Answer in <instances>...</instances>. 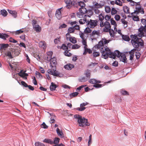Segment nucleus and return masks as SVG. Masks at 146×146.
Masks as SVG:
<instances>
[{
	"instance_id": "nucleus-1",
	"label": "nucleus",
	"mask_w": 146,
	"mask_h": 146,
	"mask_svg": "<svg viewBox=\"0 0 146 146\" xmlns=\"http://www.w3.org/2000/svg\"><path fill=\"white\" fill-rule=\"evenodd\" d=\"M109 42L108 40L105 38H102L98 44L96 45L94 48L97 49H100L101 53H102V57L104 59H106L109 56V57L115 59V55L118 54L119 51L115 50L114 52H111L110 50L108 47H106V46Z\"/></svg>"
},
{
	"instance_id": "nucleus-2",
	"label": "nucleus",
	"mask_w": 146,
	"mask_h": 146,
	"mask_svg": "<svg viewBox=\"0 0 146 146\" xmlns=\"http://www.w3.org/2000/svg\"><path fill=\"white\" fill-rule=\"evenodd\" d=\"M131 42L133 47L136 48H138L140 46L143 45V41L141 38H138L137 35H131Z\"/></svg>"
},
{
	"instance_id": "nucleus-3",
	"label": "nucleus",
	"mask_w": 146,
	"mask_h": 146,
	"mask_svg": "<svg viewBox=\"0 0 146 146\" xmlns=\"http://www.w3.org/2000/svg\"><path fill=\"white\" fill-rule=\"evenodd\" d=\"M74 118L78 119V122L80 127H83L86 126H89L90 124L88 123V120L84 117H82L81 116L76 114L74 116Z\"/></svg>"
},
{
	"instance_id": "nucleus-4",
	"label": "nucleus",
	"mask_w": 146,
	"mask_h": 146,
	"mask_svg": "<svg viewBox=\"0 0 146 146\" xmlns=\"http://www.w3.org/2000/svg\"><path fill=\"white\" fill-rule=\"evenodd\" d=\"M141 22L144 26H141L138 29L137 35L140 37L146 36V20L142 19L141 20Z\"/></svg>"
},
{
	"instance_id": "nucleus-5",
	"label": "nucleus",
	"mask_w": 146,
	"mask_h": 146,
	"mask_svg": "<svg viewBox=\"0 0 146 146\" xmlns=\"http://www.w3.org/2000/svg\"><path fill=\"white\" fill-rule=\"evenodd\" d=\"M100 27L103 28V31L105 32H108L111 28L110 23L107 21L102 23L100 24Z\"/></svg>"
},
{
	"instance_id": "nucleus-6",
	"label": "nucleus",
	"mask_w": 146,
	"mask_h": 146,
	"mask_svg": "<svg viewBox=\"0 0 146 146\" xmlns=\"http://www.w3.org/2000/svg\"><path fill=\"white\" fill-rule=\"evenodd\" d=\"M98 24V21L97 20L90 19L87 25L91 28H94Z\"/></svg>"
},
{
	"instance_id": "nucleus-7",
	"label": "nucleus",
	"mask_w": 146,
	"mask_h": 146,
	"mask_svg": "<svg viewBox=\"0 0 146 146\" xmlns=\"http://www.w3.org/2000/svg\"><path fill=\"white\" fill-rule=\"evenodd\" d=\"M115 57L119 58L120 60L124 62H126L127 61V58L125 54L123 53H121L119 51L118 54H116Z\"/></svg>"
},
{
	"instance_id": "nucleus-8",
	"label": "nucleus",
	"mask_w": 146,
	"mask_h": 146,
	"mask_svg": "<svg viewBox=\"0 0 146 146\" xmlns=\"http://www.w3.org/2000/svg\"><path fill=\"white\" fill-rule=\"evenodd\" d=\"M47 72L48 74L56 76H58L59 75V74L56 71V68H53L52 69H49L47 70Z\"/></svg>"
},
{
	"instance_id": "nucleus-9",
	"label": "nucleus",
	"mask_w": 146,
	"mask_h": 146,
	"mask_svg": "<svg viewBox=\"0 0 146 146\" xmlns=\"http://www.w3.org/2000/svg\"><path fill=\"white\" fill-rule=\"evenodd\" d=\"M136 10L135 11L133 12L132 13V14H138L139 13H141L142 14L144 13V11L143 8H142L140 6V5L139 6H137L136 7Z\"/></svg>"
},
{
	"instance_id": "nucleus-10",
	"label": "nucleus",
	"mask_w": 146,
	"mask_h": 146,
	"mask_svg": "<svg viewBox=\"0 0 146 146\" xmlns=\"http://www.w3.org/2000/svg\"><path fill=\"white\" fill-rule=\"evenodd\" d=\"M50 66L52 68H56V65L57 62L56 61V59L54 57L52 58L50 60Z\"/></svg>"
},
{
	"instance_id": "nucleus-11",
	"label": "nucleus",
	"mask_w": 146,
	"mask_h": 146,
	"mask_svg": "<svg viewBox=\"0 0 146 146\" xmlns=\"http://www.w3.org/2000/svg\"><path fill=\"white\" fill-rule=\"evenodd\" d=\"M18 74L19 76L25 80H26L27 79V77L28 76V74L24 72H23L22 70H21Z\"/></svg>"
},
{
	"instance_id": "nucleus-12",
	"label": "nucleus",
	"mask_w": 146,
	"mask_h": 146,
	"mask_svg": "<svg viewBox=\"0 0 146 146\" xmlns=\"http://www.w3.org/2000/svg\"><path fill=\"white\" fill-rule=\"evenodd\" d=\"M61 9L62 8H60L57 9L55 14L56 17L58 19H60L61 18Z\"/></svg>"
},
{
	"instance_id": "nucleus-13",
	"label": "nucleus",
	"mask_w": 146,
	"mask_h": 146,
	"mask_svg": "<svg viewBox=\"0 0 146 146\" xmlns=\"http://www.w3.org/2000/svg\"><path fill=\"white\" fill-rule=\"evenodd\" d=\"M104 15L103 13H100L98 15V19L100 21V24L104 22Z\"/></svg>"
},
{
	"instance_id": "nucleus-14",
	"label": "nucleus",
	"mask_w": 146,
	"mask_h": 146,
	"mask_svg": "<svg viewBox=\"0 0 146 146\" xmlns=\"http://www.w3.org/2000/svg\"><path fill=\"white\" fill-rule=\"evenodd\" d=\"M39 47H42L44 49L46 48V42L44 41L40 42L39 43Z\"/></svg>"
},
{
	"instance_id": "nucleus-15",
	"label": "nucleus",
	"mask_w": 146,
	"mask_h": 146,
	"mask_svg": "<svg viewBox=\"0 0 146 146\" xmlns=\"http://www.w3.org/2000/svg\"><path fill=\"white\" fill-rule=\"evenodd\" d=\"M64 2L66 4V7L68 9L71 8V5L72 1L71 0H64Z\"/></svg>"
},
{
	"instance_id": "nucleus-16",
	"label": "nucleus",
	"mask_w": 146,
	"mask_h": 146,
	"mask_svg": "<svg viewBox=\"0 0 146 146\" xmlns=\"http://www.w3.org/2000/svg\"><path fill=\"white\" fill-rule=\"evenodd\" d=\"M87 46H84V52L83 53L84 55H86L88 52L89 54H90L92 53V50L90 48H88L87 47Z\"/></svg>"
},
{
	"instance_id": "nucleus-17",
	"label": "nucleus",
	"mask_w": 146,
	"mask_h": 146,
	"mask_svg": "<svg viewBox=\"0 0 146 146\" xmlns=\"http://www.w3.org/2000/svg\"><path fill=\"white\" fill-rule=\"evenodd\" d=\"M65 69L68 70H71L72 68L74 67V65L70 64H68L64 66Z\"/></svg>"
},
{
	"instance_id": "nucleus-18",
	"label": "nucleus",
	"mask_w": 146,
	"mask_h": 146,
	"mask_svg": "<svg viewBox=\"0 0 146 146\" xmlns=\"http://www.w3.org/2000/svg\"><path fill=\"white\" fill-rule=\"evenodd\" d=\"M136 50L135 49H133L132 50L130 51L129 52L130 54V59L132 60L133 59V58L134 56V52Z\"/></svg>"
},
{
	"instance_id": "nucleus-19",
	"label": "nucleus",
	"mask_w": 146,
	"mask_h": 146,
	"mask_svg": "<svg viewBox=\"0 0 146 146\" xmlns=\"http://www.w3.org/2000/svg\"><path fill=\"white\" fill-rule=\"evenodd\" d=\"M137 15L136 14V13L132 14V13H131V15L132 17L133 20L135 21H138L139 20V18L137 16Z\"/></svg>"
},
{
	"instance_id": "nucleus-20",
	"label": "nucleus",
	"mask_w": 146,
	"mask_h": 146,
	"mask_svg": "<svg viewBox=\"0 0 146 146\" xmlns=\"http://www.w3.org/2000/svg\"><path fill=\"white\" fill-rule=\"evenodd\" d=\"M100 32L99 31L94 30L93 31L92 33L90 34V36L91 37L94 38L95 35H99Z\"/></svg>"
},
{
	"instance_id": "nucleus-21",
	"label": "nucleus",
	"mask_w": 146,
	"mask_h": 146,
	"mask_svg": "<svg viewBox=\"0 0 146 146\" xmlns=\"http://www.w3.org/2000/svg\"><path fill=\"white\" fill-rule=\"evenodd\" d=\"M89 82L93 84H95L96 83H100L101 81L100 80H97L95 79H91L89 80Z\"/></svg>"
},
{
	"instance_id": "nucleus-22",
	"label": "nucleus",
	"mask_w": 146,
	"mask_h": 146,
	"mask_svg": "<svg viewBox=\"0 0 146 146\" xmlns=\"http://www.w3.org/2000/svg\"><path fill=\"white\" fill-rule=\"evenodd\" d=\"M56 132L58 135L61 137L63 138L64 137V134L62 131H60V129L57 128L56 129Z\"/></svg>"
},
{
	"instance_id": "nucleus-23",
	"label": "nucleus",
	"mask_w": 146,
	"mask_h": 146,
	"mask_svg": "<svg viewBox=\"0 0 146 146\" xmlns=\"http://www.w3.org/2000/svg\"><path fill=\"white\" fill-rule=\"evenodd\" d=\"M90 16L88 15H84L83 16V19L84 20L86 23H88V22L89 21V18Z\"/></svg>"
},
{
	"instance_id": "nucleus-24",
	"label": "nucleus",
	"mask_w": 146,
	"mask_h": 146,
	"mask_svg": "<svg viewBox=\"0 0 146 146\" xmlns=\"http://www.w3.org/2000/svg\"><path fill=\"white\" fill-rule=\"evenodd\" d=\"M34 29L37 32H38L41 31V28L38 25H35L33 26Z\"/></svg>"
},
{
	"instance_id": "nucleus-25",
	"label": "nucleus",
	"mask_w": 146,
	"mask_h": 146,
	"mask_svg": "<svg viewBox=\"0 0 146 146\" xmlns=\"http://www.w3.org/2000/svg\"><path fill=\"white\" fill-rule=\"evenodd\" d=\"M57 87L56 85L54 84L53 82H52L51 85L50 86V89L51 91H54L55 90Z\"/></svg>"
},
{
	"instance_id": "nucleus-26",
	"label": "nucleus",
	"mask_w": 146,
	"mask_h": 146,
	"mask_svg": "<svg viewBox=\"0 0 146 146\" xmlns=\"http://www.w3.org/2000/svg\"><path fill=\"white\" fill-rule=\"evenodd\" d=\"M9 13L12 15L14 18H16L17 17V12L16 11H12L11 10H7Z\"/></svg>"
},
{
	"instance_id": "nucleus-27",
	"label": "nucleus",
	"mask_w": 146,
	"mask_h": 146,
	"mask_svg": "<svg viewBox=\"0 0 146 146\" xmlns=\"http://www.w3.org/2000/svg\"><path fill=\"white\" fill-rule=\"evenodd\" d=\"M122 39L126 41H129L130 39L129 36L127 35H122Z\"/></svg>"
},
{
	"instance_id": "nucleus-28",
	"label": "nucleus",
	"mask_w": 146,
	"mask_h": 146,
	"mask_svg": "<svg viewBox=\"0 0 146 146\" xmlns=\"http://www.w3.org/2000/svg\"><path fill=\"white\" fill-rule=\"evenodd\" d=\"M79 11L82 12V13L84 14L87 12V10L85 7H80L79 10Z\"/></svg>"
},
{
	"instance_id": "nucleus-29",
	"label": "nucleus",
	"mask_w": 146,
	"mask_h": 146,
	"mask_svg": "<svg viewBox=\"0 0 146 146\" xmlns=\"http://www.w3.org/2000/svg\"><path fill=\"white\" fill-rule=\"evenodd\" d=\"M108 32H109L110 35L111 37H113L114 36L115 33L113 29H111V28Z\"/></svg>"
},
{
	"instance_id": "nucleus-30",
	"label": "nucleus",
	"mask_w": 146,
	"mask_h": 146,
	"mask_svg": "<svg viewBox=\"0 0 146 146\" xmlns=\"http://www.w3.org/2000/svg\"><path fill=\"white\" fill-rule=\"evenodd\" d=\"M85 74L86 77L88 78H90V71L89 70H86L85 72Z\"/></svg>"
},
{
	"instance_id": "nucleus-31",
	"label": "nucleus",
	"mask_w": 146,
	"mask_h": 146,
	"mask_svg": "<svg viewBox=\"0 0 146 146\" xmlns=\"http://www.w3.org/2000/svg\"><path fill=\"white\" fill-rule=\"evenodd\" d=\"M102 6L100 4L98 3L95 4L93 6V9L101 8L102 7Z\"/></svg>"
},
{
	"instance_id": "nucleus-32",
	"label": "nucleus",
	"mask_w": 146,
	"mask_h": 146,
	"mask_svg": "<svg viewBox=\"0 0 146 146\" xmlns=\"http://www.w3.org/2000/svg\"><path fill=\"white\" fill-rule=\"evenodd\" d=\"M8 36H9L7 34L0 33V38H1L4 40H6V38H8Z\"/></svg>"
},
{
	"instance_id": "nucleus-33",
	"label": "nucleus",
	"mask_w": 146,
	"mask_h": 146,
	"mask_svg": "<svg viewBox=\"0 0 146 146\" xmlns=\"http://www.w3.org/2000/svg\"><path fill=\"white\" fill-rule=\"evenodd\" d=\"M1 44V45L0 49L1 50H2L3 49L8 47L9 46V44Z\"/></svg>"
},
{
	"instance_id": "nucleus-34",
	"label": "nucleus",
	"mask_w": 146,
	"mask_h": 146,
	"mask_svg": "<svg viewBox=\"0 0 146 146\" xmlns=\"http://www.w3.org/2000/svg\"><path fill=\"white\" fill-rule=\"evenodd\" d=\"M78 3V2L77 1V0H74L72 1L71 5V8L73 6L74 7L76 6Z\"/></svg>"
},
{
	"instance_id": "nucleus-35",
	"label": "nucleus",
	"mask_w": 146,
	"mask_h": 146,
	"mask_svg": "<svg viewBox=\"0 0 146 146\" xmlns=\"http://www.w3.org/2000/svg\"><path fill=\"white\" fill-rule=\"evenodd\" d=\"M123 11L126 14H129L130 13L129 8L126 6L124 7Z\"/></svg>"
},
{
	"instance_id": "nucleus-36",
	"label": "nucleus",
	"mask_w": 146,
	"mask_h": 146,
	"mask_svg": "<svg viewBox=\"0 0 146 146\" xmlns=\"http://www.w3.org/2000/svg\"><path fill=\"white\" fill-rule=\"evenodd\" d=\"M5 55L9 57V58L11 59H12L13 58V56L11 55V52L10 51H7L5 53Z\"/></svg>"
},
{
	"instance_id": "nucleus-37",
	"label": "nucleus",
	"mask_w": 146,
	"mask_h": 146,
	"mask_svg": "<svg viewBox=\"0 0 146 146\" xmlns=\"http://www.w3.org/2000/svg\"><path fill=\"white\" fill-rule=\"evenodd\" d=\"M44 142L49 143L51 145L53 144V141L49 139H45L43 141Z\"/></svg>"
},
{
	"instance_id": "nucleus-38",
	"label": "nucleus",
	"mask_w": 146,
	"mask_h": 146,
	"mask_svg": "<svg viewBox=\"0 0 146 146\" xmlns=\"http://www.w3.org/2000/svg\"><path fill=\"white\" fill-rule=\"evenodd\" d=\"M70 41L72 43L75 44L76 43L77 41L76 38L74 37H72L69 39Z\"/></svg>"
},
{
	"instance_id": "nucleus-39",
	"label": "nucleus",
	"mask_w": 146,
	"mask_h": 146,
	"mask_svg": "<svg viewBox=\"0 0 146 146\" xmlns=\"http://www.w3.org/2000/svg\"><path fill=\"white\" fill-rule=\"evenodd\" d=\"M130 5L132 6H133L135 5L136 7L137 6H139L140 5V3L139 2L136 3L132 0L130 2Z\"/></svg>"
},
{
	"instance_id": "nucleus-40",
	"label": "nucleus",
	"mask_w": 146,
	"mask_h": 146,
	"mask_svg": "<svg viewBox=\"0 0 146 146\" xmlns=\"http://www.w3.org/2000/svg\"><path fill=\"white\" fill-rule=\"evenodd\" d=\"M78 94L79 93L77 92L71 93L70 95V97L71 98L73 97H75L78 95Z\"/></svg>"
},
{
	"instance_id": "nucleus-41",
	"label": "nucleus",
	"mask_w": 146,
	"mask_h": 146,
	"mask_svg": "<svg viewBox=\"0 0 146 146\" xmlns=\"http://www.w3.org/2000/svg\"><path fill=\"white\" fill-rule=\"evenodd\" d=\"M74 31L75 30L73 27L69 28L68 30V32L69 33H74Z\"/></svg>"
},
{
	"instance_id": "nucleus-42",
	"label": "nucleus",
	"mask_w": 146,
	"mask_h": 146,
	"mask_svg": "<svg viewBox=\"0 0 146 146\" xmlns=\"http://www.w3.org/2000/svg\"><path fill=\"white\" fill-rule=\"evenodd\" d=\"M60 139L58 137H55L54 140V141H53V144H57L59 143Z\"/></svg>"
},
{
	"instance_id": "nucleus-43",
	"label": "nucleus",
	"mask_w": 146,
	"mask_h": 146,
	"mask_svg": "<svg viewBox=\"0 0 146 146\" xmlns=\"http://www.w3.org/2000/svg\"><path fill=\"white\" fill-rule=\"evenodd\" d=\"M70 50H65L64 53V55L65 56H71L72 55V54L69 52V51Z\"/></svg>"
},
{
	"instance_id": "nucleus-44",
	"label": "nucleus",
	"mask_w": 146,
	"mask_h": 146,
	"mask_svg": "<svg viewBox=\"0 0 146 146\" xmlns=\"http://www.w3.org/2000/svg\"><path fill=\"white\" fill-rule=\"evenodd\" d=\"M117 11L115 8H112L111 9V15H113L116 14Z\"/></svg>"
},
{
	"instance_id": "nucleus-45",
	"label": "nucleus",
	"mask_w": 146,
	"mask_h": 146,
	"mask_svg": "<svg viewBox=\"0 0 146 146\" xmlns=\"http://www.w3.org/2000/svg\"><path fill=\"white\" fill-rule=\"evenodd\" d=\"M85 14H83L82 13V12H80V11H79L77 13V15L78 17L80 18H82L84 16Z\"/></svg>"
},
{
	"instance_id": "nucleus-46",
	"label": "nucleus",
	"mask_w": 146,
	"mask_h": 146,
	"mask_svg": "<svg viewBox=\"0 0 146 146\" xmlns=\"http://www.w3.org/2000/svg\"><path fill=\"white\" fill-rule=\"evenodd\" d=\"M92 55L94 57L96 58L100 56V53L99 52L95 51L93 52Z\"/></svg>"
},
{
	"instance_id": "nucleus-47",
	"label": "nucleus",
	"mask_w": 146,
	"mask_h": 146,
	"mask_svg": "<svg viewBox=\"0 0 146 146\" xmlns=\"http://www.w3.org/2000/svg\"><path fill=\"white\" fill-rule=\"evenodd\" d=\"M121 21L122 23L124 24V27L125 28L127 26V22L125 21L123 19H121Z\"/></svg>"
},
{
	"instance_id": "nucleus-48",
	"label": "nucleus",
	"mask_w": 146,
	"mask_h": 146,
	"mask_svg": "<svg viewBox=\"0 0 146 146\" xmlns=\"http://www.w3.org/2000/svg\"><path fill=\"white\" fill-rule=\"evenodd\" d=\"M105 11L107 13H110L111 11V8L110 7L108 6H106L105 7Z\"/></svg>"
},
{
	"instance_id": "nucleus-49",
	"label": "nucleus",
	"mask_w": 146,
	"mask_h": 146,
	"mask_svg": "<svg viewBox=\"0 0 146 146\" xmlns=\"http://www.w3.org/2000/svg\"><path fill=\"white\" fill-rule=\"evenodd\" d=\"M79 34L80 37L82 39L86 38V36H85V35L84 33L82 32H80Z\"/></svg>"
},
{
	"instance_id": "nucleus-50",
	"label": "nucleus",
	"mask_w": 146,
	"mask_h": 146,
	"mask_svg": "<svg viewBox=\"0 0 146 146\" xmlns=\"http://www.w3.org/2000/svg\"><path fill=\"white\" fill-rule=\"evenodd\" d=\"M87 80V78L84 77H81L79 79V81L81 82H85Z\"/></svg>"
},
{
	"instance_id": "nucleus-51",
	"label": "nucleus",
	"mask_w": 146,
	"mask_h": 146,
	"mask_svg": "<svg viewBox=\"0 0 146 146\" xmlns=\"http://www.w3.org/2000/svg\"><path fill=\"white\" fill-rule=\"evenodd\" d=\"M111 16L110 15H106L104 16V19L106 21H108L110 19H111Z\"/></svg>"
},
{
	"instance_id": "nucleus-52",
	"label": "nucleus",
	"mask_w": 146,
	"mask_h": 146,
	"mask_svg": "<svg viewBox=\"0 0 146 146\" xmlns=\"http://www.w3.org/2000/svg\"><path fill=\"white\" fill-rule=\"evenodd\" d=\"M1 15L4 17L6 16L7 14V12L5 10H1Z\"/></svg>"
},
{
	"instance_id": "nucleus-53",
	"label": "nucleus",
	"mask_w": 146,
	"mask_h": 146,
	"mask_svg": "<svg viewBox=\"0 0 146 146\" xmlns=\"http://www.w3.org/2000/svg\"><path fill=\"white\" fill-rule=\"evenodd\" d=\"M35 146H45L44 144L39 142H36L35 143Z\"/></svg>"
},
{
	"instance_id": "nucleus-54",
	"label": "nucleus",
	"mask_w": 146,
	"mask_h": 146,
	"mask_svg": "<svg viewBox=\"0 0 146 146\" xmlns=\"http://www.w3.org/2000/svg\"><path fill=\"white\" fill-rule=\"evenodd\" d=\"M92 31V30L89 27L86 28L84 30V32L85 33H90Z\"/></svg>"
},
{
	"instance_id": "nucleus-55",
	"label": "nucleus",
	"mask_w": 146,
	"mask_h": 146,
	"mask_svg": "<svg viewBox=\"0 0 146 146\" xmlns=\"http://www.w3.org/2000/svg\"><path fill=\"white\" fill-rule=\"evenodd\" d=\"M80 47V46L77 44L73 45L72 46V49H78Z\"/></svg>"
},
{
	"instance_id": "nucleus-56",
	"label": "nucleus",
	"mask_w": 146,
	"mask_h": 146,
	"mask_svg": "<svg viewBox=\"0 0 146 146\" xmlns=\"http://www.w3.org/2000/svg\"><path fill=\"white\" fill-rule=\"evenodd\" d=\"M78 4L81 7H85L86 5L84 3L81 1H80V2H78Z\"/></svg>"
},
{
	"instance_id": "nucleus-57",
	"label": "nucleus",
	"mask_w": 146,
	"mask_h": 146,
	"mask_svg": "<svg viewBox=\"0 0 146 146\" xmlns=\"http://www.w3.org/2000/svg\"><path fill=\"white\" fill-rule=\"evenodd\" d=\"M82 44L84 45V46H88L87 44V41H86V38L84 39H82Z\"/></svg>"
},
{
	"instance_id": "nucleus-58",
	"label": "nucleus",
	"mask_w": 146,
	"mask_h": 146,
	"mask_svg": "<svg viewBox=\"0 0 146 146\" xmlns=\"http://www.w3.org/2000/svg\"><path fill=\"white\" fill-rule=\"evenodd\" d=\"M111 24L112 25H117V24L116 23V22L115 20H114L113 18H111Z\"/></svg>"
},
{
	"instance_id": "nucleus-59",
	"label": "nucleus",
	"mask_w": 146,
	"mask_h": 146,
	"mask_svg": "<svg viewBox=\"0 0 146 146\" xmlns=\"http://www.w3.org/2000/svg\"><path fill=\"white\" fill-rule=\"evenodd\" d=\"M61 48L63 50H67L68 49V47L64 44H63L62 45Z\"/></svg>"
},
{
	"instance_id": "nucleus-60",
	"label": "nucleus",
	"mask_w": 146,
	"mask_h": 146,
	"mask_svg": "<svg viewBox=\"0 0 146 146\" xmlns=\"http://www.w3.org/2000/svg\"><path fill=\"white\" fill-rule=\"evenodd\" d=\"M60 37H59L58 38L55 39L54 40V42L55 44H58L60 42Z\"/></svg>"
},
{
	"instance_id": "nucleus-61",
	"label": "nucleus",
	"mask_w": 146,
	"mask_h": 146,
	"mask_svg": "<svg viewBox=\"0 0 146 146\" xmlns=\"http://www.w3.org/2000/svg\"><path fill=\"white\" fill-rule=\"evenodd\" d=\"M94 11V12L96 14H99L100 13V11L97 8L93 9Z\"/></svg>"
},
{
	"instance_id": "nucleus-62",
	"label": "nucleus",
	"mask_w": 146,
	"mask_h": 146,
	"mask_svg": "<svg viewBox=\"0 0 146 146\" xmlns=\"http://www.w3.org/2000/svg\"><path fill=\"white\" fill-rule=\"evenodd\" d=\"M24 32V31L22 30L21 29L18 30L15 32V34L16 35H19L20 34L23 33Z\"/></svg>"
},
{
	"instance_id": "nucleus-63",
	"label": "nucleus",
	"mask_w": 146,
	"mask_h": 146,
	"mask_svg": "<svg viewBox=\"0 0 146 146\" xmlns=\"http://www.w3.org/2000/svg\"><path fill=\"white\" fill-rule=\"evenodd\" d=\"M121 93L123 95H129V93L128 92L125 90H121Z\"/></svg>"
},
{
	"instance_id": "nucleus-64",
	"label": "nucleus",
	"mask_w": 146,
	"mask_h": 146,
	"mask_svg": "<svg viewBox=\"0 0 146 146\" xmlns=\"http://www.w3.org/2000/svg\"><path fill=\"white\" fill-rule=\"evenodd\" d=\"M9 41L11 42H13L14 43H16L17 42V40H15L12 37H10V38Z\"/></svg>"
}]
</instances>
